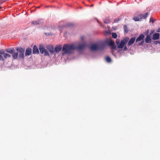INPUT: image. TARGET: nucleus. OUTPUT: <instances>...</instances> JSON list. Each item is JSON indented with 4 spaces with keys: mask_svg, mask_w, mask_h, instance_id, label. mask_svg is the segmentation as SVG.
<instances>
[{
    "mask_svg": "<svg viewBox=\"0 0 160 160\" xmlns=\"http://www.w3.org/2000/svg\"><path fill=\"white\" fill-rule=\"evenodd\" d=\"M88 44L85 42L79 44L77 46L73 43L71 44H65L62 48V56L65 55L72 54L75 50L78 51H83L86 47L88 48Z\"/></svg>",
    "mask_w": 160,
    "mask_h": 160,
    "instance_id": "f257e3e1",
    "label": "nucleus"
},
{
    "mask_svg": "<svg viewBox=\"0 0 160 160\" xmlns=\"http://www.w3.org/2000/svg\"><path fill=\"white\" fill-rule=\"evenodd\" d=\"M88 48L91 52L103 51V45H102L101 41L96 42H91L88 44Z\"/></svg>",
    "mask_w": 160,
    "mask_h": 160,
    "instance_id": "f03ea898",
    "label": "nucleus"
},
{
    "mask_svg": "<svg viewBox=\"0 0 160 160\" xmlns=\"http://www.w3.org/2000/svg\"><path fill=\"white\" fill-rule=\"evenodd\" d=\"M15 50L17 52H18L19 59H23L24 58V53L25 48L21 47H17L15 48Z\"/></svg>",
    "mask_w": 160,
    "mask_h": 160,
    "instance_id": "7ed1b4c3",
    "label": "nucleus"
},
{
    "mask_svg": "<svg viewBox=\"0 0 160 160\" xmlns=\"http://www.w3.org/2000/svg\"><path fill=\"white\" fill-rule=\"evenodd\" d=\"M102 45H103V50L105 49L106 46H111L114 45V41L111 40L110 38L107 39L104 41H101Z\"/></svg>",
    "mask_w": 160,
    "mask_h": 160,
    "instance_id": "20e7f679",
    "label": "nucleus"
},
{
    "mask_svg": "<svg viewBox=\"0 0 160 160\" xmlns=\"http://www.w3.org/2000/svg\"><path fill=\"white\" fill-rule=\"evenodd\" d=\"M124 40H125V45H126L129 47L132 44L136 41V37H132L129 39L128 37H126L124 38Z\"/></svg>",
    "mask_w": 160,
    "mask_h": 160,
    "instance_id": "39448f33",
    "label": "nucleus"
},
{
    "mask_svg": "<svg viewBox=\"0 0 160 160\" xmlns=\"http://www.w3.org/2000/svg\"><path fill=\"white\" fill-rule=\"evenodd\" d=\"M38 48L41 54H43L45 56H49L50 54L48 51L45 48L43 45L40 44Z\"/></svg>",
    "mask_w": 160,
    "mask_h": 160,
    "instance_id": "423d86ee",
    "label": "nucleus"
},
{
    "mask_svg": "<svg viewBox=\"0 0 160 160\" xmlns=\"http://www.w3.org/2000/svg\"><path fill=\"white\" fill-rule=\"evenodd\" d=\"M125 40H124V38L122 39L120 41L118 39H117L116 40V43L117 45L118 48H123L125 45Z\"/></svg>",
    "mask_w": 160,
    "mask_h": 160,
    "instance_id": "0eeeda50",
    "label": "nucleus"
},
{
    "mask_svg": "<svg viewBox=\"0 0 160 160\" xmlns=\"http://www.w3.org/2000/svg\"><path fill=\"white\" fill-rule=\"evenodd\" d=\"M46 48L48 52H49L51 55H55L54 51V48L52 45H47L46 46Z\"/></svg>",
    "mask_w": 160,
    "mask_h": 160,
    "instance_id": "6e6552de",
    "label": "nucleus"
},
{
    "mask_svg": "<svg viewBox=\"0 0 160 160\" xmlns=\"http://www.w3.org/2000/svg\"><path fill=\"white\" fill-rule=\"evenodd\" d=\"M62 48V45L61 44L56 45L54 50L55 54L59 53L61 50Z\"/></svg>",
    "mask_w": 160,
    "mask_h": 160,
    "instance_id": "1a4fd4ad",
    "label": "nucleus"
},
{
    "mask_svg": "<svg viewBox=\"0 0 160 160\" xmlns=\"http://www.w3.org/2000/svg\"><path fill=\"white\" fill-rule=\"evenodd\" d=\"M144 38L145 36L143 34H140L139 36L136 39V38L135 43H136L140 42L141 41L144 39Z\"/></svg>",
    "mask_w": 160,
    "mask_h": 160,
    "instance_id": "9d476101",
    "label": "nucleus"
},
{
    "mask_svg": "<svg viewBox=\"0 0 160 160\" xmlns=\"http://www.w3.org/2000/svg\"><path fill=\"white\" fill-rule=\"evenodd\" d=\"M25 52V56H29L32 54V50L30 48L28 47L26 48Z\"/></svg>",
    "mask_w": 160,
    "mask_h": 160,
    "instance_id": "9b49d317",
    "label": "nucleus"
},
{
    "mask_svg": "<svg viewBox=\"0 0 160 160\" xmlns=\"http://www.w3.org/2000/svg\"><path fill=\"white\" fill-rule=\"evenodd\" d=\"M38 49L36 45H34L32 48V53L34 54H39V52Z\"/></svg>",
    "mask_w": 160,
    "mask_h": 160,
    "instance_id": "f8f14e48",
    "label": "nucleus"
},
{
    "mask_svg": "<svg viewBox=\"0 0 160 160\" xmlns=\"http://www.w3.org/2000/svg\"><path fill=\"white\" fill-rule=\"evenodd\" d=\"M5 52L10 54H12L15 52V49L13 48H9L5 49Z\"/></svg>",
    "mask_w": 160,
    "mask_h": 160,
    "instance_id": "ddd939ff",
    "label": "nucleus"
},
{
    "mask_svg": "<svg viewBox=\"0 0 160 160\" xmlns=\"http://www.w3.org/2000/svg\"><path fill=\"white\" fill-rule=\"evenodd\" d=\"M160 34L158 33H155L152 35V38L153 40H156L159 39Z\"/></svg>",
    "mask_w": 160,
    "mask_h": 160,
    "instance_id": "4468645a",
    "label": "nucleus"
},
{
    "mask_svg": "<svg viewBox=\"0 0 160 160\" xmlns=\"http://www.w3.org/2000/svg\"><path fill=\"white\" fill-rule=\"evenodd\" d=\"M42 19H39L37 21L34 20L31 22V24L34 25H40L42 23V22H41Z\"/></svg>",
    "mask_w": 160,
    "mask_h": 160,
    "instance_id": "2eb2a0df",
    "label": "nucleus"
},
{
    "mask_svg": "<svg viewBox=\"0 0 160 160\" xmlns=\"http://www.w3.org/2000/svg\"><path fill=\"white\" fill-rule=\"evenodd\" d=\"M74 24L73 23L71 22H68L66 23L65 25H62L61 27L62 28L65 27L71 28L73 26Z\"/></svg>",
    "mask_w": 160,
    "mask_h": 160,
    "instance_id": "dca6fc26",
    "label": "nucleus"
},
{
    "mask_svg": "<svg viewBox=\"0 0 160 160\" xmlns=\"http://www.w3.org/2000/svg\"><path fill=\"white\" fill-rule=\"evenodd\" d=\"M139 14L140 17V18H141L142 20V19H146L148 15V12H146L144 14H143L142 13H140Z\"/></svg>",
    "mask_w": 160,
    "mask_h": 160,
    "instance_id": "f3484780",
    "label": "nucleus"
},
{
    "mask_svg": "<svg viewBox=\"0 0 160 160\" xmlns=\"http://www.w3.org/2000/svg\"><path fill=\"white\" fill-rule=\"evenodd\" d=\"M144 40L146 43H149L151 42L152 37L149 36L147 35Z\"/></svg>",
    "mask_w": 160,
    "mask_h": 160,
    "instance_id": "a211bd4d",
    "label": "nucleus"
},
{
    "mask_svg": "<svg viewBox=\"0 0 160 160\" xmlns=\"http://www.w3.org/2000/svg\"><path fill=\"white\" fill-rule=\"evenodd\" d=\"M12 54L13 59L16 60L18 59V52H15Z\"/></svg>",
    "mask_w": 160,
    "mask_h": 160,
    "instance_id": "6ab92c4d",
    "label": "nucleus"
},
{
    "mask_svg": "<svg viewBox=\"0 0 160 160\" xmlns=\"http://www.w3.org/2000/svg\"><path fill=\"white\" fill-rule=\"evenodd\" d=\"M140 41L141 42L139 43L138 42V43H135L134 44V46L136 45L137 46H141L142 45H143V44L144 42V39L142 40H141Z\"/></svg>",
    "mask_w": 160,
    "mask_h": 160,
    "instance_id": "aec40b11",
    "label": "nucleus"
},
{
    "mask_svg": "<svg viewBox=\"0 0 160 160\" xmlns=\"http://www.w3.org/2000/svg\"><path fill=\"white\" fill-rule=\"evenodd\" d=\"M140 14L138 16L136 17L134 16L133 17V19L135 22L139 21H141V19L140 18Z\"/></svg>",
    "mask_w": 160,
    "mask_h": 160,
    "instance_id": "412c9836",
    "label": "nucleus"
},
{
    "mask_svg": "<svg viewBox=\"0 0 160 160\" xmlns=\"http://www.w3.org/2000/svg\"><path fill=\"white\" fill-rule=\"evenodd\" d=\"M105 60L106 62L108 63H110L112 61V59L109 56H107L105 58Z\"/></svg>",
    "mask_w": 160,
    "mask_h": 160,
    "instance_id": "4be33fe9",
    "label": "nucleus"
},
{
    "mask_svg": "<svg viewBox=\"0 0 160 160\" xmlns=\"http://www.w3.org/2000/svg\"><path fill=\"white\" fill-rule=\"evenodd\" d=\"M4 58L5 59H7L8 58H11V55L8 53H5L3 55Z\"/></svg>",
    "mask_w": 160,
    "mask_h": 160,
    "instance_id": "5701e85b",
    "label": "nucleus"
},
{
    "mask_svg": "<svg viewBox=\"0 0 160 160\" xmlns=\"http://www.w3.org/2000/svg\"><path fill=\"white\" fill-rule=\"evenodd\" d=\"M112 37L114 39H116L117 37V35L115 32H112Z\"/></svg>",
    "mask_w": 160,
    "mask_h": 160,
    "instance_id": "b1692460",
    "label": "nucleus"
},
{
    "mask_svg": "<svg viewBox=\"0 0 160 160\" xmlns=\"http://www.w3.org/2000/svg\"><path fill=\"white\" fill-rule=\"evenodd\" d=\"M124 32L125 33H128V30L127 29V26L126 25H124L123 27Z\"/></svg>",
    "mask_w": 160,
    "mask_h": 160,
    "instance_id": "393cba45",
    "label": "nucleus"
},
{
    "mask_svg": "<svg viewBox=\"0 0 160 160\" xmlns=\"http://www.w3.org/2000/svg\"><path fill=\"white\" fill-rule=\"evenodd\" d=\"M104 22L105 24H108L110 22V21L108 18H106L104 20Z\"/></svg>",
    "mask_w": 160,
    "mask_h": 160,
    "instance_id": "a878e982",
    "label": "nucleus"
},
{
    "mask_svg": "<svg viewBox=\"0 0 160 160\" xmlns=\"http://www.w3.org/2000/svg\"><path fill=\"white\" fill-rule=\"evenodd\" d=\"M5 50L4 49H1L0 50V55H3L5 53Z\"/></svg>",
    "mask_w": 160,
    "mask_h": 160,
    "instance_id": "bb28decb",
    "label": "nucleus"
},
{
    "mask_svg": "<svg viewBox=\"0 0 160 160\" xmlns=\"http://www.w3.org/2000/svg\"><path fill=\"white\" fill-rule=\"evenodd\" d=\"M118 49L117 50L118 53H121L123 52V48H118Z\"/></svg>",
    "mask_w": 160,
    "mask_h": 160,
    "instance_id": "cd10ccee",
    "label": "nucleus"
},
{
    "mask_svg": "<svg viewBox=\"0 0 160 160\" xmlns=\"http://www.w3.org/2000/svg\"><path fill=\"white\" fill-rule=\"evenodd\" d=\"M154 32V30H151L150 31V33L149 34V35H148L149 36L152 37V34H153Z\"/></svg>",
    "mask_w": 160,
    "mask_h": 160,
    "instance_id": "c85d7f7f",
    "label": "nucleus"
},
{
    "mask_svg": "<svg viewBox=\"0 0 160 160\" xmlns=\"http://www.w3.org/2000/svg\"><path fill=\"white\" fill-rule=\"evenodd\" d=\"M123 48V51H126L128 49V48L127 47L126 45H124Z\"/></svg>",
    "mask_w": 160,
    "mask_h": 160,
    "instance_id": "c756f323",
    "label": "nucleus"
},
{
    "mask_svg": "<svg viewBox=\"0 0 160 160\" xmlns=\"http://www.w3.org/2000/svg\"><path fill=\"white\" fill-rule=\"evenodd\" d=\"M112 46V48L114 50H117V46L115 45L114 43V45L112 46Z\"/></svg>",
    "mask_w": 160,
    "mask_h": 160,
    "instance_id": "7c9ffc66",
    "label": "nucleus"
},
{
    "mask_svg": "<svg viewBox=\"0 0 160 160\" xmlns=\"http://www.w3.org/2000/svg\"><path fill=\"white\" fill-rule=\"evenodd\" d=\"M149 29H147L144 32V34L146 35H149Z\"/></svg>",
    "mask_w": 160,
    "mask_h": 160,
    "instance_id": "2f4dec72",
    "label": "nucleus"
},
{
    "mask_svg": "<svg viewBox=\"0 0 160 160\" xmlns=\"http://www.w3.org/2000/svg\"><path fill=\"white\" fill-rule=\"evenodd\" d=\"M154 44L157 45L158 44H160V41H155L153 42Z\"/></svg>",
    "mask_w": 160,
    "mask_h": 160,
    "instance_id": "473e14b6",
    "label": "nucleus"
},
{
    "mask_svg": "<svg viewBox=\"0 0 160 160\" xmlns=\"http://www.w3.org/2000/svg\"><path fill=\"white\" fill-rule=\"evenodd\" d=\"M120 20V18H118L116 19H115L114 20V22L115 23H117Z\"/></svg>",
    "mask_w": 160,
    "mask_h": 160,
    "instance_id": "72a5a7b5",
    "label": "nucleus"
},
{
    "mask_svg": "<svg viewBox=\"0 0 160 160\" xmlns=\"http://www.w3.org/2000/svg\"><path fill=\"white\" fill-rule=\"evenodd\" d=\"M0 61H4L3 58L1 55H0Z\"/></svg>",
    "mask_w": 160,
    "mask_h": 160,
    "instance_id": "f704fd0d",
    "label": "nucleus"
},
{
    "mask_svg": "<svg viewBox=\"0 0 160 160\" xmlns=\"http://www.w3.org/2000/svg\"><path fill=\"white\" fill-rule=\"evenodd\" d=\"M150 22H152V23H154L155 22V21L153 20V19L151 18L150 19Z\"/></svg>",
    "mask_w": 160,
    "mask_h": 160,
    "instance_id": "c9c22d12",
    "label": "nucleus"
},
{
    "mask_svg": "<svg viewBox=\"0 0 160 160\" xmlns=\"http://www.w3.org/2000/svg\"><path fill=\"white\" fill-rule=\"evenodd\" d=\"M45 34L46 35H48V36H51L52 35V33L51 32L48 33H45Z\"/></svg>",
    "mask_w": 160,
    "mask_h": 160,
    "instance_id": "e433bc0d",
    "label": "nucleus"
},
{
    "mask_svg": "<svg viewBox=\"0 0 160 160\" xmlns=\"http://www.w3.org/2000/svg\"><path fill=\"white\" fill-rule=\"evenodd\" d=\"M157 32H160V27L159 28L157 31Z\"/></svg>",
    "mask_w": 160,
    "mask_h": 160,
    "instance_id": "4c0bfd02",
    "label": "nucleus"
},
{
    "mask_svg": "<svg viewBox=\"0 0 160 160\" xmlns=\"http://www.w3.org/2000/svg\"><path fill=\"white\" fill-rule=\"evenodd\" d=\"M81 39L82 41H83L84 40V37L83 36H81Z\"/></svg>",
    "mask_w": 160,
    "mask_h": 160,
    "instance_id": "58836bf2",
    "label": "nucleus"
},
{
    "mask_svg": "<svg viewBox=\"0 0 160 160\" xmlns=\"http://www.w3.org/2000/svg\"><path fill=\"white\" fill-rule=\"evenodd\" d=\"M112 54L114 56H116V55L114 54V52H112Z\"/></svg>",
    "mask_w": 160,
    "mask_h": 160,
    "instance_id": "ea45409f",
    "label": "nucleus"
},
{
    "mask_svg": "<svg viewBox=\"0 0 160 160\" xmlns=\"http://www.w3.org/2000/svg\"><path fill=\"white\" fill-rule=\"evenodd\" d=\"M89 6L90 7H93V4H92L90 6Z\"/></svg>",
    "mask_w": 160,
    "mask_h": 160,
    "instance_id": "a19ab883",
    "label": "nucleus"
},
{
    "mask_svg": "<svg viewBox=\"0 0 160 160\" xmlns=\"http://www.w3.org/2000/svg\"><path fill=\"white\" fill-rule=\"evenodd\" d=\"M97 22H98V23H100V22H99L98 20H97Z\"/></svg>",
    "mask_w": 160,
    "mask_h": 160,
    "instance_id": "79ce46f5",
    "label": "nucleus"
},
{
    "mask_svg": "<svg viewBox=\"0 0 160 160\" xmlns=\"http://www.w3.org/2000/svg\"><path fill=\"white\" fill-rule=\"evenodd\" d=\"M2 8V7L0 6V9Z\"/></svg>",
    "mask_w": 160,
    "mask_h": 160,
    "instance_id": "37998d69",
    "label": "nucleus"
}]
</instances>
